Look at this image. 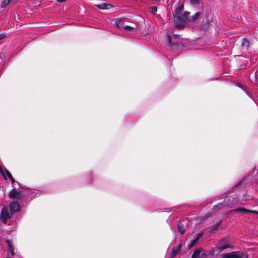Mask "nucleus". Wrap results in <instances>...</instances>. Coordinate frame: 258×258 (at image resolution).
Returning <instances> with one entry per match:
<instances>
[{"label": "nucleus", "instance_id": "1", "mask_svg": "<svg viewBox=\"0 0 258 258\" xmlns=\"http://www.w3.org/2000/svg\"><path fill=\"white\" fill-rule=\"evenodd\" d=\"M167 39L171 51L176 53H179L182 51L183 46L179 40V36L178 35L173 34L172 36L167 35Z\"/></svg>", "mask_w": 258, "mask_h": 258}, {"label": "nucleus", "instance_id": "2", "mask_svg": "<svg viewBox=\"0 0 258 258\" xmlns=\"http://www.w3.org/2000/svg\"><path fill=\"white\" fill-rule=\"evenodd\" d=\"M238 204L239 201L237 199V197L235 196H230L228 197L227 199L224 200V203H219L216 205H214L212 208V210L213 212H215L217 211L216 209L217 208L220 209L223 207H233Z\"/></svg>", "mask_w": 258, "mask_h": 258}, {"label": "nucleus", "instance_id": "3", "mask_svg": "<svg viewBox=\"0 0 258 258\" xmlns=\"http://www.w3.org/2000/svg\"><path fill=\"white\" fill-rule=\"evenodd\" d=\"M189 15L188 12L184 11L183 13L175 16L174 21L176 28L179 29L184 28L186 23L189 21V19L188 17Z\"/></svg>", "mask_w": 258, "mask_h": 258}, {"label": "nucleus", "instance_id": "4", "mask_svg": "<svg viewBox=\"0 0 258 258\" xmlns=\"http://www.w3.org/2000/svg\"><path fill=\"white\" fill-rule=\"evenodd\" d=\"M221 258H248L247 253L244 251H235L221 255Z\"/></svg>", "mask_w": 258, "mask_h": 258}, {"label": "nucleus", "instance_id": "5", "mask_svg": "<svg viewBox=\"0 0 258 258\" xmlns=\"http://www.w3.org/2000/svg\"><path fill=\"white\" fill-rule=\"evenodd\" d=\"M11 218V215L9 213V209L6 206L4 207L1 211L0 214V219L3 223L6 225L8 219Z\"/></svg>", "mask_w": 258, "mask_h": 258}, {"label": "nucleus", "instance_id": "6", "mask_svg": "<svg viewBox=\"0 0 258 258\" xmlns=\"http://www.w3.org/2000/svg\"><path fill=\"white\" fill-rule=\"evenodd\" d=\"M227 238L226 237L220 240L218 243L219 245L216 246V248L220 251H222L227 248H233V246L227 243Z\"/></svg>", "mask_w": 258, "mask_h": 258}, {"label": "nucleus", "instance_id": "7", "mask_svg": "<svg viewBox=\"0 0 258 258\" xmlns=\"http://www.w3.org/2000/svg\"><path fill=\"white\" fill-rule=\"evenodd\" d=\"M9 196L11 199H20L23 197L22 191H17L16 187H14L9 194Z\"/></svg>", "mask_w": 258, "mask_h": 258}, {"label": "nucleus", "instance_id": "8", "mask_svg": "<svg viewBox=\"0 0 258 258\" xmlns=\"http://www.w3.org/2000/svg\"><path fill=\"white\" fill-rule=\"evenodd\" d=\"M115 26L120 30H121L122 28L123 30L126 31H131L134 29V27L128 26L125 25L123 24H120V21L119 20L116 21L115 22Z\"/></svg>", "mask_w": 258, "mask_h": 258}, {"label": "nucleus", "instance_id": "9", "mask_svg": "<svg viewBox=\"0 0 258 258\" xmlns=\"http://www.w3.org/2000/svg\"><path fill=\"white\" fill-rule=\"evenodd\" d=\"M20 205L17 202H13L10 204L11 214H13L19 211Z\"/></svg>", "mask_w": 258, "mask_h": 258}, {"label": "nucleus", "instance_id": "10", "mask_svg": "<svg viewBox=\"0 0 258 258\" xmlns=\"http://www.w3.org/2000/svg\"><path fill=\"white\" fill-rule=\"evenodd\" d=\"M183 3L181 1H179L178 3L177 7L175 8L174 10V17L175 16L177 15L178 14L182 13V11L183 10Z\"/></svg>", "mask_w": 258, "mask_h": 258}, {"label": "nucleus", "instance_id": "11", "mask_svg": "<svg viewBox=\"0 0 258 258\" xmlns=\"http://www.w3.org/2000/svg\"><path fill=\"white\" fill-rule=\"evenodd\" d=\"M203 235V232H200L198 234L197 237L192 240L191 241L190 244L188 245L189 249L195 246L199 241L200 238Z\"/></svg>", "mask_w": 258, "mask_h": 258}, {"label": "nucleus", "instance_id": "12", "mask_svg": "<svg viewBox=\"0 0 258 258\" xmlns=\"http://www.w3.org/2000/svg\"><path fill=\"white\" fill-rule=\"evenodd\" d=\"M181 247V245L179 244L178 245L173 248L171 253L172 257H175L177 254L179 253Z\"/></svg>", "mask_w": 258, "mask_h": 258}, {"label": "nucleus", "instance_id": "13", "mask_svg": "<svg viewBox=\"0 0 258 258\" xmlns=\"http://www.w3.org/2000/svg\"><path fill=\"white\" fill-rule=\"evenodd\" d=\"M95 7L100 10H108L112 7L110 4H108L96 5Z\"/></svg>", "mask_w": 258, "mask_h": 258}, {"label": "nucleus", "instance_id": "14", "mask_svg": "<svg viewBox=\"0 0 258 258\" xmlns=\"http://www.w3.org/2000/svg\"><path fill=\"white\" fill-rule=\"evenodd\" d=\"M7 244L8 245V252L10 253L12 256L15 255L14 253V248L12 244V242L10 240H8L7 241Z\"/></svg>", "mask_w": 258, "mask_h": 258}, {"label": "nucleus", "instance_id": "15", "mask_svg": "<svg viewBox=\"0 0 258 258\" xmlns=\"http://www.w3.org/2000/svg\"><path fill=\"white\" fill-rule=\"evenodd\" d=\"M230 211L232 212H235V213L241 212L242 213H248V212H249V210L246 209L244 208H236V209H233V210H231Z\"/></svg>", "mask_w": 258, "mask_h": 258}, {"label": "nucleus", "instance_id": "16", "mask_svg": "<svg viewBox=\"0 0 258 258\" xmlns=\"http://www.w3.org/2000/svg\"><path fill=\"white\" fill-rule=\"evenodd\" d=\"M203 250L201 249H198L194 251L191 258H200V254Z\"/></svg>", "mask_w": 258, "mask_h": 258}, {"label": "nucleus", "instance_id": "17", "mask_svg": "<svg viewBox=\"0 0 258 258\" xmlns=\"http://www.w3.org/2000/svg\"><path fill=\"white\" fill-rule=\"evenodd\" d=\"M221 221H219L215 224L211 226V227L210 228V231L212 232L217 230L219 228V227L221 224Z\"/></svg>", "mask_w": 258, "mask_h": 258}, {"label": "nucleus", "instance_id": "18", "mask_svg": "<svg viewBox=\"0 0 258 258\" xmlns=\"http://www.w3.org/2000/svg\"><path fill=\"white\" fill-rule=\"evenodd\" d=\"M249 43L247 39L245 38L242 39V41L241 42V45L242 46V47H244L247 49L249 46Z\"/></svg>", "mask_w": 258, "mask_h": 258}, {"label": "nucleus", "instance_id": "19", "mask_svg": "<svg viewBox=\"0 0 258 258\" xmlns=\"http://www.w3.org/2000/svg\"><path fill=\"white\" fill-rule=\"evenodd\" d=\"M201 15L200 12H197L194 15L192 16L189 19L190 21H195Z\"/></svg>", "mask_w": 258, "mask_h": 258}, {"label": "nucleus", "instance_id": "20", "mask_svg": "<svg viewBox=\"0 0 258 258\" xmlns=\"http://www.w3.org/2000/svg\"><path fill=\"white\" fill-rule=\"evenodd\" d=\"M10 3H11L10 0H4L2 1L1 3V7L5 8Z\"/></svg>", "mask_w": 258, "mask_h": 258}, {"label": "nucleus", "instance_id": "21", "mask_svg": "<svg viewBox=\"0 0 258 258\" xmlns=\"http://www.w3.org/2000/svg\"><path fill=\"white\" fill-rule=\"evenodd\" d=\"M35 192L34 190H32V189H30L27 192V195L28 196L31 197L32 198L35 197Z\"/></svg>", "mask_w": 258, "mask_h": 258}, {"label": "nucleus", "instance_id": "22", "mask_svg": "<svg viewBox=\"0 0 258 258\" xmlns=\"http://www.w3.org/2000/svg\"><path fill=\"white\" fill-rule=\"evenodd\" d=\"M177 230L181 234H183L184 233L185 229L179 225L177 226Z\"/></svg>", "mask_w": 258, "mask_h": 258}, {"label": "nucleus", "instance_id": "23", "mask_svg": "<svg viewBox=\"0 0 258 258\" xmlns=\"http://www.w3.org/2000/svg\"><path fill=\"white\" fill-rule=\"evenodd\" d=\"M4 174H7V175L9 177H12V175L11 174V173L7 169H4ZM5 178H6V175L4 176Z\"/></svg>", "mask_w": 258, "mask_h": 258}, {"label": "nucleus", "instance_id": "24", "mask_svg": "<svg viewBox=\"0 0 258 258\" xmlns=\"http://www.w3.org/2000/svg\"><path fill=\"white\" fill-rule=\"evenodd\" d=\"M190 3L193 6L198 5L200 3L199 0H190Z\"/></svg>", "mask_w": 258, "mask_h": 258}, {"label": "nucleus", "instance_id": "25", "mask_svg": "<svg viewBox=\"0 0 258 258\" xmlns=\"http://www.w3.org/2000/svg\"><path fill=\"white\" fill-rule=\"evenodd\" d=\"M236 86L238 87H239V88H241V89H242L243 91H246V87L242 85V84H240L239 83H236Z\"/></svg>", "mask_w": 258, "mask_h": 258}, {"label": "nucleus", "instance_id": "26", "mask_svg": "<svg viewBox=\"0 0 258 258\" xmlns=\"http://www.w3.org/2000/svg\"><path fill=\"white\" fill-rule=\"evenodd\" d=\"M208 256V254L203 250L202 252H201L200 254V258H207Z\"/></svg>", "mask_w": 258, "mask_h": 258}, {"label": "nucleus", "instance_id": "27", "mask_svg": "<svg viewBox=\"0 0 258 258\" xmlns=\"http://www.w3.org/2000/svg\"><path fill=\"white\" fill-rule=\"evenodd\" d=\"M157 9L156 7H152L151 8V12L153 14H155L157 12Z\"/></svg>", "mask_w": 258, "mask_h": 258}, {"label": "nucleus", "instance_id": "28", "mask_svg": "<svg viewBox=\"0 0 258 258\" xmlns=\"http://www.w3.org/2000/svg\"><path fill=\"white\" fill-rule=\"evenodd\" d=\"M248 213H253V214H258V211H255V210H249V212H248Z\"/></svg>", "mask_w": 258, "mask_h": 258}, {"label": "nucleus", "instance_id": "29", "mask_svg": "<svg viewBox=\"0 0 258 258\" xmlns=\"http://www.w3.org/2000/svg\"><path fill=\"white\" fill-rule=\"evenodd\" d=\"M6 37V34L5 33H2L0 34V40L3 39Z\"/></svg>", "mask_w": 258, "mask_h": 258}, {"label": "nucleus", "instance_id": "30", "mask_svg": "<svg viewBox=\"0 0 258 258\" xmlns=\"http://www.w3.org/2000/svg\"><path fill=\"white\" fill-rule=\"evenodd\" d=\"M0 172L1 173V174L3 175V176H5V174H4V168H2L1 166H0Z\"/></svg>", "mask_w": 258, "mask_h": 258}, {"label": "nucleus", "instance_id": "31", "mask_svg": "<svg viewBox=\"0 0 258 258\" xmlns=\"http://www.w3.org/2000/svg\"><path fill=\"white\" fill-rule=\"evenodd\" d=\"M0 172L1 173V174L3 175V176H5V174H4V168H2L1 166H0Z\"/></svg>", "mask_w": 258, "mask_h": 258}, {"label": "nucleus", "instance_id": "32", "mask_svg": "<svg viewBox=\"0 0 258 258\" xmlns=\"http://www.w3.org/2000/svg\"><path fill=\"white\" fill-rule=\"evenodd\" d=\"M11 180V182L13 184H14L15 182V179H14V178L13 177V176H12V177L10 178Z\"/></svg>", "mask_w": 258, "mask_h": 258}, {"label": "nucleus", "instance_id": "33", "mask_svg": "<svg viewBox=\"0 0 258 258\" xmlns=\"http://www.w3.org/2000/svg\"><path fill=\"white\" fill-rule=\"evenodd\" d=\"M19 0H10L11 3H14L18 2Z\"/></svg>", "mask_w": 258, "mask_h": 258}, {"label": "nucleus", "instance_id": "34", "mask_svg": "<svg viewBox=\"0 0 258 258\" xmlns=\"http://www.w3.org/2000/svg\"><path fill=\"white\" fill-rule=\"evenodd\" d=\"M66 0H56L57 2L59 3H62L65 2Z\"/></svg>", "mask_w": 258, "mask_h": 258}, {"label": "nucleus", "instance_id": "35", "mask_svg": "<svg viewBox=\"0 0 258 258\" xmlns=\"http://www.w3.org/2000/svg\"><path fill=\"white\" fill-rule=\"evenodd\" d=\"M255 78H256V77H257V73H256V72H255Z\"/></svg>", "mask_w": 258, "mask_h": 258}]
</instances>
